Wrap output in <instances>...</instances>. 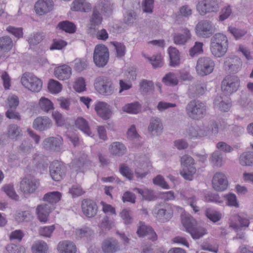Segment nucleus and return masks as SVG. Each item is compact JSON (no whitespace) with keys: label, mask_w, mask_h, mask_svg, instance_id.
<instances>
[{"label":"nucleus","mask_w":253,"mask_h":253,"mask_svg":"<svg viewBox=\"0 0 253 253\" xmlns=\"http://www.w3.org/2000/svg\"><path fill=\"white\" fill-rule=\"evenodd\" d=\"M94 87L103 95H111L114 91V87L111 80L107 77L96 78L94 83Z\"/></svg>","instance_id":"5"},{"label":"nucleus","mask_w":253,"mask_h":253,"mask_svg":"<svg viewBox=\"0 0 253 253\" xmlns=\"http://www.w3.org/2000/svg\"><path fill=\"white\" fill-rule=\"evenodd\" d=\"M239 161L242 166H251L253 162V154L252 152L244 153L240 156Z\"/></svg>","instance_id":"47"},{"label":"nucleus","mask_w":253,"mask_h":253,"mask_svg":"<svg viewBox=\"0 0 253 253\" xmlns=\"http://www.w3.org/2000/svg\"><path fill=\"white\" fill-rule=\"evenodd\" d=\"M13 45V42L9 37L5 36L0 38V51H8L11 49Z\"/></svg>","instance_id":"40"},{"label":"nucleus","mask_w":253,"mask_h":253,"mask_svg":"<svg viewBox=\"0 0 253 253\" xmlns=\"http://www.w3.org/2000/svg\"><path fill=\"white\" fill-rule=\"evenodd\" d=\"M214 67L213 60L209 57H203L197 61L196 70L200 76H206L212 72Z\"/></svg>","instance_id":"7"},{"label":"nucleus","mask_w":253,"mask_h":253,"mask_svg":"<svg viewBox=\"0 0 253 253\" xmlns=\"http://www.w3.org/2000/svg\"><path fill=\"white\" fill-rule=\"evenodd\" d=\"M133 191L139 194L142 196L143 199L145 200L153 201L157 198L154 194V191L148 189H141L135 188L133 189Z\"/></svg>","instance_id":"39"},{"label":"nucleus","mask_w":253,"mask_h":253,"mask_svg":"<svg viewBox=\"0 0 253 253\" xmlns=\"http://www.w3.org/2000/svg\"><path fill=\"white\" fill-rule=\"evenodd\" d=\"M170 58V65L172 67L177 66L180 63V55L179 51L173 47H169L168 49Z\"/></svg>","instance_id":"37"},{"label":"nucleus","mask_w":253,"mask_h":253,"mask_svg":"<svg viewBox=\"0 0 253 253\" xmlns=\"http://www.w3.org/2000/svg\"><path fill=\"white\" fill-rule=\"evenodd\" d=\"M183 225L188 233L196 225V220L191 216H187L183 217L182 219Z\"/></svg>","instance_id":"48"},{"label":"nucleus","mask_w":253,"mask_h":253,"mask_svg":"<svg viewBox=\"0 0 253 253\" xmlns=\"http://www.w3.org/2000/svg\"><path fill=\"white\" fill-rule=\"evenodd\" d=\"M54 207L48 205L47 203H43L39 205L36 209V212L40 221L45 222L48 220L49 213Z\"/></svg>","instance_id":"20"},{"label":"nucleus","mask_w":253,"mask_h":253,"mask_svg":"<svg viewBox=\"0 0 253 253\" xmlns=\"http://www.w3.org/2000/svg\"><path fill=\"white\" fill-rule=\"evenodd\" d=\"M233 220L235 221V222L231 223L230 226L237 232L239 230H241V227H248L250 224L248 219L243 218L237 214L235 215L233 217Z\"/></svg>","instance_id":"31"},{"label":"nucleus","mask_w":253,"mask_h":253,"mask_svg":"<svg viewBox=\"0 0 253 253\" xmlns=\"http://www.w3.org/2000/svg\"><path fill=\"white\" fill-rule=\"evenodd\" d=\"M191 37L190 31L187 29L183 30V33L175 34L173 36V41L175 44L177 45H184Z\"/></svg>","instance_id":"29"},{"label":"nucleus","mask_w":253,"mask_h":253,"mask_svg":"<svg viewBox=\"0 0 253 253\" xmlns=\"http://www.w3.org/2000/svg\"><path fill=\"white\" fill-rule=\"evenodd\" d=\"M137 233L140 237L147 236L148 239L153 241L157 239V235L153 229L142 222H139V226L137 230Z\"/></svg>","instance_id":"22"},{"label":"nucleus","mask_w":253,"mask_h":253,"mask_svg":"<svg viewBox=\"0 0 253 253\" xmlns=\"http://www.w3.org/2000/svg\"><path fill=\"white\" fill-rule=\"evenodd\" d=\"M162 81L165 84L169 86H175L178 83V80L175 74L171 72L167 74L163 77Z\"/></svg>","instance_id":"44"},{"label":"nucleus","mask_w":253,"mask_h":253,"mask_svg":"<svg viewBox=\"0 0 253 253\" xmlns=\"http://www.w3.org/2000/svg\"><path fill=\"white\" fill-rule=\"evenodd\" d=\"M74 68L78 72H81L87 68V62L84 59H76L74 61Z\"/></svg>","instance_id":"63"},{"label":"nucleus","mask_w":253,"mask_h":253,"mask_svg":"<svg viewBox=\"0 0 253 253\" xmlns=\"http://www.w3.org/2000/svg\"><path fill=\"white\" fill-rule=\"evenodd\" d=\"M195 31L198 37L202 38L211 37L215 31L214 24L210 20L200 21L196 25Z\"/></svg>","instance_id":"6"},{"label":"nucleus","mask_w":253,"mask_h":253,"mask_svg":"<svg viewBox=\"0 0 253 253\" xmlns=\"http://www.w3.org/2000/svg\"><path fill=\"white\" fill-rule=\"evenodd\" d=\"M209 133V130L207 127L201 128L196 125H190L185 128V135L189 138H193L205 136Z\"/></svg>","instance_id":"15"},{"label":"nucleus","mask_w":253,"mask_h":253,"mask_svg":"<svg viewBox=\"0 0 253 253\" xmlns=\"http://www.w3.org/2000/svg\"><path fill=\"white\" fill-rule=\"evenodd\" d=\"M72 9L75 11L88 12L90 10V4L84 0H75L72 3Z\"/></svg>","instance_id":"34"},{"label":"nucleus","mask_w":253,"mask_h":253,"mask_svg":"<svg viewBox=\"0 0 253 253\" xmlns=\"http://www.w3.org/2000/svg\"><path fill=\"white\" fill-rule=\"evenodd\" d=\"M19 103V98L15 95H9L6 99V104L9 109H16Z\"/></svg>","instance_id":"56"},{"label":"nucleus","mask_w":253,"mask_h":253,"mask_svg":"<svg viewBox=\"0 0 253 253\" xmlns=\"http://www.w3.org/2000/svg\"><path fill=\"white\" fill-rule=\"evenodd\" d=\"M213 188L216 191H223L228 186V181L225 175L222 172H216L212 180Z\"/></svg>","instance_id":"17"},{"label":"nucleus","mask_w":253,"mask_h":253,"mask_svg":"<svg viewBox=\"0 0 253 253\" xmlns=\"http://www.w3.org/2000/svg\"><path fill=\"white\" fill-rule=\"evenodd\" d=\"M103 17L101 13L94 7L93 8L92 14L89 17V24H88V32L91 33L95 31L96 26L100 25L102 22Z\"/></svg>","instance_id":"21"},{"label":"nucleus","mask_w":253,"mask_h":253,"mask_svg":"<svg viewBox=\"0 0 253 253\" xmlns=\"http://www.w3.org/2000/svg\"><path fill=\"white\" fill-rule=\"evenodd\" d=\"M21 83L25 88L35 92H39L42 85V82L41 79L29 72L25 73L22 75Z\"/></svg>","instance_id":"3"},{"label":"nucleus","mask_w":253,"mask_h":253,"mask_svg":"<svg viewBox=\"0 0 253 253\" xmlns=\"http://www.w3.org/2000/svg\"><path fill=\"white\" fill-rule=\"evenodd\" d=\"M154 213L158 218L165 222L169 221L171 218L173 211L169 204L162 202L156 206Z\"/></svg>","instance_id":"10"},{"label":"nucleus","mask_w":253,"mask_h":253,"mask_svg":"<svg viewBox=\"0 0 253 253\" xmlns=\"http://www.w3.org/2000/svg\"><path fill=\"white\" fill-rule=\"evenodd\" d=\"M61 197V194L59 192L53 191L45 194L43 197V201L54 207V204L60 200Z\"/></svg>","instance_id":"35"},{"label":"nucleus","mask_w":253,"mask_h":253,"mask_svg":"<svg viewBox=\"0 0 253 253\" xmlns=\"http://www.w3.org/2000/svg\"><path fill=\"white\" fill-rule=\"evenodd\" d=\"M207 107L205 104L199 100H193L186 107L187 116L194 120H200L206 114Z\"/></svg>","instance_id":"2"},{"label":"nucleus","mask_w":253,"mask_h":253,"mask_svg":"<svg viewBox=\"0 0 253 253\" xmlns=\"http://www.w3.org/2000/svg\"><path fill=\"white\" fill-rule=\"evenodd\" d=\"M214 104L221 111L223 112H227L231 107V103L229 100H227L226 101H224L220 96H218L215 98Z\"/></svg>","instance_id":"42"},{"label":"nucleus","mask_w":253,"mask_h":253,"mask_svg":"<svg viewBox=\"0 0 253 253\" xmlns=\"http://www.w3.org/2000/svg\"><path fill=\"white\" fill-rule=\"evenodd\" d=\"M203 43L201 42H196L195 45L190 49L189 54L191 56L193 57L197 54L203 52Z\"/></svg>","instance_id":"64"},{"label":"nucleus","mask_w":253,"mask_h":253,"mask_svg":"<svg viewBox=\"0 0 253 253\" xmlns=\"http://www.w3.org/2000/svg\"><path fill=\"white\" fill-rule=\"evenodd\" d=\"M228 48V41L226 36L222 33H217L210 39V50L216 58L223 57Z\"/></svg>","instance_id":"1"},{"label":"nucleus","mask_w":253,"mask_h":253,"mask_svg":"<svg viewBox=\"0 0 253 253\" xmlns=\"http://www.w3.org/2000/svg\"><path fill=\"white\" fill-rule=\"evenodd\" d=\"M63 143V139L61 136H50L44 139L42 142V146L46 150L58 152L61 149Z\"/></svg>","instance_id":"14"},{"label":"nucleus","mask_w":253,"mask_h":253,"mask_svg":"<svg viewBox=\"0 0 253 253\" xmlns=\"http://www.w3.org/2000/svg\"><path fill=\"white\" fill-rule=\"evenodd\" d=\"M44 37V35L43 33H35L29 36L28 41L31 45H37L42 41Z\"/></svg>","instance_id":"49"},{"label":"nucleus","mask_w":253,"mask_h":253,"mask_svg":"<svg viewBox=\"0 0 253 253\" xmlns=\"http://www.w3.org/2000/svg\"><path fill=\"white\" fill-rule=\"evenodd\" d=\"M90 34L93 37L96 38L98 40L105 41L108 38V34L106 30L104 29L96 31L95 28V31H92V33Z\"/></svg>","instance_id":"60"},{"label":"nucleus","mask_w":253,"mask_h":253,"mask_svg":"<svg viewBox=\"0 0 253 253\" xmlns=\"http://www.w3.org/2000/svg\"><path fill=\"white\" fill-rule=\"evenodd\" d=\"M33 150L34 147L32 143L28 138L23 140L17 147L18 153L23 156L29 154Z\"/></svg>","instance_id":"30"},{"label":"nucleus","mask_w":253,"mask_h":253,"mask_svg":"<svg viewBox=\"0 0 253 253\" xmlns=\"http://www.w3.org/2000/svg\"><path fill=\"white\" fill-rule=\"evenodd\" d=\"M93 231L88 227H83L75 231L76 238L81 239L84 237H89L93 235Z\"/></svg>","instance_id":"41"},{"label":"nucleus","mask_w":253,"mask_h":253,"mask_svg":"<svg viewBox=\"0 0 253 253\" xmlns=\"http://www.w3.org/2000/svg\"><path fill=\"white\" fill-rule=\"evenodd\" d=\"M94 109L97 115L104 120L109 119L112 114L110 105L104 102H97Z\"/></svg>","instance_id":"19"},{"label":"nucleus","mask_w":253,"mask_h":253,"mask_svg":"<svg viewBox=\"0 0 253 253\" xmlns=\"http://www.w3.org/2000/svg\"><path fill=\"white\" fill-rule=\"evenodd\" d=\"M109 58V52L108 48L103 44H98L95 46L93 60L95 65L102 68L106 65Z\"/></svg>","instance_id":"4"},{"label":"nucleus","mask_w":253,"mask_h":253,"mask_svg":"<svg viewBox=\"0 0 253 253\" xmlns=\"http://www.w3.org/2000/svg\"><path fill=\"white\" fill-rule=\"evenodd\" d=\"M241 59L235 55L226 57L224 62V67L226 70L232 74L238 73L242 68Z\"/></svg>","instance_id":"11"},{"label":"nucleus","mask_w":253,"mask_h":253,"mask_svg":"<svg viewBox=\"0 0 253 253\" xmlns=\"http://www.w3.org/2000/svg\"><path fill=\"white\" fill-rule=\"evenodd\" d=\"M49 172L53 180L56 181H59L61 180L65 175V166L57 161H54L49 166Z\"/></svg>","instance_id":"13"},{"label":"nucleus","mask_w":253,"mask_h":253,"mask_svg":"<svg viewBox=\"0 0 253 253\" xmlns=\"http://www.w3.org/2000/svg\"><path fill=\"white\" fill-rule=\"evenodd\" d=\"M224 198L227 200V205L230 207L239 208V204L237 197L234 194L229 193L224 195Z\"/></svg>","instance_id":"58"},{"label":"nucleus","mask_w":253,"mask_h":253,"mask_svg":"<svg viewBox=\"0 0 253 253\" xmlns=\"http://www.w3.org/2000/svg\"><path fill=\"white\" fill-rule=\"evenodd\" d=\"M123 111L131 114H137L140 110V107L138 102H134L125 105L122 108Z\"/></svg>","instance_id":"50"},{"label":"nucleus","mask_w":253,"mask_h":253,"mask_svg":"<svg viewBox=\"0 0 253 253\" xmlns=\"http://www.w3.org/2000/svg\"><path fill=\"white\" fill-rule=\"evenodd\" d=\"M147 59L154 68L161 67L163 65L161 54L154 55L151 57H147Z\"/></svg>","instance_id":"57"},{"label":"nucleus","mask_w":253,"mask_h":253,"mask_svg":"<svg viewBox=\"0 0 253 253\" xmlns=\"http://www.w3.org/2000/svg\"><path fill=\"white\" fill-rule=\"evenodd\" d=\"M49 91L54 94L59 93L62 89V85L57 81L51 79L48 84Z\"/></svg>","instance_id":"51"},{"label":"nucleus","mask_w":253,"mask_h":253,"mask_svg":"<svg viewBox=\"0 0 253 253\" xmlns=\"http://www.w3.org/2000/svg\"><path fill=\"white\" fill-rule=\"evenodd\" d=\"M47 244L42 241L36 242L32 246L33 253H47Z\"/></svg>","instance_id":"45"},{"label":"nucleus","mask_w":253,"mask_h":253,"mask_svg":"<svg viewBox=\"0 0 253 253\" xmlns=\"http://www.w3.org/2000/svg\"><path fill=\"white\" fill-rule=\"evenodd\" d=\"M6 135L9 138L17 140L22 135V130L17 125L11 124L7 127Z\"/></svg>","instance_id":"33"},{"label":"nucleus","mask_w":253,"mask_h":253,"mask_svg":"<svg viewBox=\"0 0 253 253\" xmlns=\"http://www.w3.org/2000/svg\"><path fill=\"white\" fill-rule=\"evenodd\" d=\"M228 31L230 32L236 40L241 39L246 34V31L245 30L233 27H229Z\"/></svg>","instance_id":"62"},{"label":"nucleus","mask_w":253,"mask_h":253,"mask_svg":"<svg viewBox=\"0 0 253 253\" xmlns=\"http://www.w3.org/2000/svg\"><path fill=\"white\" fill-rule=\"evenodd\" d=\"M211 162L217 167H221L223 165V156L221 152L216 151L211 156Z\"/></svg>","instance_id":"53"},{"label":"nucleus","mask_w":253,"mask_h":253,"mask_svg":"<svg viewBox=\"0 0 253 253\" xmlns=\"http://www.w3.org/2000/svg\"><path fill=\"white\" fill-rule=\"evenodd\" d=\"M101 13L105 16H109L113 12V4L106 0H100L94 6Z\"/></svg>","instance_id":"26"},{"label":"nucleus","mask_w":253,"mask_h":253,"mask_svg":"<svg viewBox=\"0 0 253 253\" xmlns=\"http://www.w3.org/2000/svg\"><path fill=\"white\" fill-rule=\"evenodd\" d=\"M219 6L217 0H203L197 5V9L201 15H205L207 13L216 12Z\"/></svg>","instance_id":"9"},{"label":"nucleus","mask_w":253,"mask_h":253,"mask_svg":"<svg viewBox=\"0 0 253 253\" xmlns=\"http://www.w3.org/2000/svg\"><path fill=\"white\" fill-rule=\"evenodd\" d=\"M71 68L66 65L59 66L54 71L55 77L60 80L69 79L71 75Z\"/></svg>","instance_id":"28"},{"label":"nucleus","mask_w":253,"mask_h":253,"mask_svg":"<svg viewBox=\"0 0 253 253\" xmlns=\"http://www.w3.org/2000/svg\"><path fill=\"white\" fill-rule=\"evenodd\" d=\"M101 249L103 253H116L120 251L121 248L118 240L108 238L102 242Z\"/></svg>","instance_id":"16"},{"label":"nucleus","mask_w":253,"mask_h":253,"mask_svg":"<svg viewBox=\"0 0 253 253\" xmlns=\"http://www.w3.org/2000/svg\"><path fill=\"white\" fill-rule=\"evenodd\" d=\"M97 206L92 200L84 199L82 203V210L84 214L87 217H92L97 213Z\"/></svg>","instance_id":"18"},{"label":"nucleus","mask_w":253,"mask_h":253,"mask_svg":"<svg viewBox=\"0 0 253 253\" xmlns=\"http://www.w3.org/2000/svg\"><path fill=\"white\" fill-rule=\"evenodd\" d=\"M192 238L194 240H198L202 237L207 233L205 228L202 227H195L189 232Z\"/></svg>","instance_id":"46"},{"label":"nucleus","mask_w":253,"mask_h":253,"mask_svg":"<svg viewBox=\"0 0 253 253\" xmlns=\"http://www.w3.org/2000/svg\"><path fill=\"white\" fill-rule=\"evenodd\" d=\"M163 127L160 119L154 117L151 119L148 128L149 133L152 135H158L162 132Z\"/></svg>","instance_id":"25"},{"label":"nucleus","mask_w":253,"mask_h":253,"mask_svg":"<svg viewBox=\"0 0 253 253\" xmlns=\"http://www.w3.org/2000/svg\"><path fill=\"white\" fill-rule=\"evenodd\" d=\"M206 90V85L203 83H197L191 86L188 90V95L191 98L197 97L203 95Z\"/></svg>","instance_id":"27"},{"label":"nucleus","mask_w":253,"mask_h":253,"mask_svg":"<svg viewBox=\"0 0 253 253\" xmlns=\"http://www.w3.org/2000/svg\"><path fill=\"white\" fill-rule=\"evenodd\" d=\"M240 85V80L237 76L228 75L222 82L221 89L227 95L236 91Z\"/></svg>","instance_id":"8"},{"label":"nucleus","mask_w":253,"mask_h":253,"mask_svg":"<svg viewBox=\"0 0 253 253\" xmlns=\"http://www.w3.org/2000/svg\"><path fill=\"white\" fill-rule=\"evenodd\" d=\"M53 1L51 0H40L35 5L36 13L39 15H43L49 12L52 8Z\"/></svg>","instance_id":"23"},{"label":"nucleus","mask_w":253,"mask_h":253,"mask_svg":"<svg viewBox=\"0 0 253 253\" xmlns=\"http://www.w3.org/2000/svg\"><path fill=\"white\" fill-rule=\"evenodd\" d=\"M33 127L40 131H44L50 127L51 121L46 117H39L33 122Z\"/></svg>","instance_id":"24"},{"label":"nucleus","mask_w":253,"mask_h":253,"mask_svg":"<svg viewBox=\"0 0 253 253\" xmlns=\"http://www.w3.org/2000/svg\"><path fill=\"white\" fill-rule=\"evenodd\" d=\"M57 27L63 31L69 33H74L76 31L75 25L69 21L59 22Z\"/></svg>","instance_id":"43"},{"label":"nucleus","mask_w":253,"mask_h":253,"mask_svg":"<svg viewBox=\"0 0 253 253\" xmlns=\"http://www.w3.org/2000/svg\"><path fill=\"white\" fill-rule=\"evenodd\" d=\"M39 180L34 177H25L20 182V190L25 194L34 193L39 186Z\"/></svg>","instance_id":"12"},{"label":"nucleus","mask_w":253,"mask_h":253,"mask_svg":"<svg viewBox=\"0 0 253 253\" xmlns=\"http://www.w3.org/2000/svg\"><path fill=\"white\" fill-rule=\"evenodd\" d=\"M58 250L60 253H76V246L71 242L64 241L58 245Z\"/></svg>","instance_id":"32"},{"label":"nucleus","mask_w":253,"mask_h":253,"mask_svg":"<svg viewBox=\"0 0 253 253\" xmlns=\"http://www.w3.org/2000/svg\"><path fill=\"white\" fill-rule=\"evenodd\" d=\"M196 171V169L194 167H190V168L183 169L180 171V174L185 179L191 180Z\"/></svg>","instance_id":"54"},{"label":"nucleus","mask_w":253,"mask_h":253,"mask_svg":"<svg viewBox=\"0 0 253 253\" xmlns=\"http://www.w3.org/2000/svg\"><path fill=\"white\" fill-rule=\"evenodd\" d=\"M3 190L4 192L11 199L16 201L19 199V196L15 193L14 188L12 185L7 184L5 185L3 187Z\"/></svg>","instance_id":"59"},{"label":"nucleus","mask_w":253,"mask_h":253,"mask_svg":"<svg viewBox=\"0 0 253 253\" xmlns=\"http://www.w3.org/2000/svg\"><path fill=\"white\" fill-rule=\"evenodd\" d=\"M39 105L42 110L46 112L53 108V105L51 101L45 97H42L40 100Z\"/></svg>","instance_id":"55"},{"label":"nucleus","mask_w":253,"mask_h":253,"mask_svg":"<svg viewBox=\"0 0 253 253\" xmlns=\"http://www.w3.org/2000/svg\"><path fill=\"white\" fill-rule=\"evenodd\" d=\"M205 215L207 218L213 222L218 221L221 217V214L218 212L211 209L206 210Z\"/></svg>","instance_id":"52"},{"label":"nucleus","mask_w":253,"mask_h":253,"mask_svg":"<svg viewBox=\"0 0 253 253\" xmlns=\"http://www.w3.org/2000/svg\"><path fill=\"white\" fill-rule=\"evenodd\" d=\"M110 152L113 155L121 156L126 153V147L121 142H114L110 146Z\"/></svg>","instance_id":"36"},{"label":"nucleus","mask_w":253,"mask_h":253,"mask_svg":"<svg viewBox=\"0 0 253 253\" xmlns=\"http://www.w3.org/2000/svg\"><path fill=\"white\" fill-rule=\"evenodd\" d=\"M139 86L141 91L145 93L152 90L154 87L153 82L146 80H143L140 83Z\"/></svg>","instance_id":"61"},{"label":"nucleus","mask_w":253,"mask_h":253,"mask_svg":"<svg viewBox=\"0 0 253 253\" xmlns=\"http://www.w3.org/2000/svg\"><path fill=\"white\" fill-rule=\"evenodd\" d=\"M75 125L77 127L83 131L87 135L90 136L91 132L90 130L87 121L82 117H79L75 121Z\"/></svg>","instance_id":"38"}]
</instances>
